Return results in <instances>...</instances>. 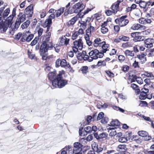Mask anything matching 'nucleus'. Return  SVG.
<instances>
[{
    "label": "nucleus",
    "mask_w": 154,
    "mask_h": 154,
    "mask_svg": "<svg viewBox=\"0 0 154 154\" xmlns=\"http://www.w3.org/2000/svg\"><path fill=\"white\" fill-rule=\"evenodd\" d=\"M105 13L107 16H110L112 15L113 12H112V11H111L109 10H106Z\"/></svg>",
    "instance_id": "0e129e2a"
},
{
    "label": "nucleus",
    "mask_w": 154,
    "mask_h": 154,
    "mask_svg": "<svg viewBox=\"0 0 154 154\" xmlns=\"http://www.w3.org/2000/svg\"><path fill=\"white\" fill-rule=\"evenodd\" d=\"M143 89H142V91L140 92V95H139V98L140 100H145L146 98L150 99V98H147V94L144 93V91L143 90Z\"/></svg>",
    "instance_id": "aec40b11"
},
{
    "label": "nucleus",
    "mask_w": 154,
    "mask_h": 154,
    "mask_svg": "<svg viewBox=\"0 0 154 154\" xmlns=\"http://www.w3.org/2000/svg\"><path fill=\"white\" fill-rule=\"evenodd\" d=\"M33 5L31 4L28 6L25 10V14L28 15L27 17L29 18L32 17L33 14Z\"/></svg>",
    "instance_id": "423d86ee"
},
{
    "label": "nucleus",
    "mask_w": 154,
    "mask_h": 154,
    "mask_svg": "<svg viewBox=\"0 0 154 154\" xmlns=\"http://www.w3.org/2000/svg\"><path fill=\"white\" fill-rule=\"evenodd\" d=\"M101 43L102 44V46L101 49H103V48H104V49H107L109 47V45L108 44H106L105 42H101Z\"/></svg>",
    "instance_id": "3c124183"
},
{
    "label": "nucleus",
    "mask_w": 154,
    "mask_h": 154,
    "mask_svg": "<svg viewBox=\"0 0 154 154\" xmlns=\"http://www.w3.org/2000/svg\"><path fill=\"white\" fill-rule=\"evenodd\" d=\"M85 5H83L82 2H78L72 6L70 7L68 9H66L62 17H66L69 14L74 13H79L85 8Z\"/></svg>",
    "instance_id": "f257e3e1"
},
{
    "label": "nucleus",
    "mask_w": 154,
    "mask_h": 154,
    "mask_svg": "<svg viewBox=\"0 0 154 154\" xmlns=\"http://www.w3.org/2000/svg\"><path fill=\"white\" fill-rule=\"evenodd\" d=\"M36 30L38 31V36L39 37L41 36L43 32V29L40 27L39 26H37L36 27Z\"/></svg>",
    "instance_id": "f704fd0d"
},
{
    "label": "nucleus",
    "mask_w": 154,
    "mask_h": 154,
    "mask_svg": "<svg viewBox=\"0 0 154 154\" xmlns=\"http://www.w3.org/2000/svg\"><path fill=\"white\" fill-rule=\"evenodd\" d=\"M84 131L87 133H90L92 132L91 127L88 126L84 129Z\"/></svg>",
    "instance_id": "09e8293b"
},
{
    "label": "nucleus",
    "mask_w": 154,
    "mask_h": 154,
    "mask_svg": "<svg viewBox=\"0 0 154 154\" xmlns=\"http://www.w3.org/2000/svg\"><path fill=\"white\" fill-rule=\"evenodd\" d=\"M74 46L72 47V50L74 52L76 53L78 49L81 50L83 48V43L82 39H79L73 42Z\"/></svg>",
    "instance_id": "20e7f679"
},
{
    "label": "nucleus",
    "mask_w": 154,
    "mask_h": 154,
    "mask_svg": "<svg viewBox=\"0 0 154 154\" xmlns=\"http://www.w3.org/2000/svg\"><path fill=\"white\" fill-rule=\"evenodd\" d=\"M60 63H61V59H57L56 61V66L57 67H58L60 66Z\"/></svg>",
    "instance_id": "e2e57ef3"
},
{
    "label": "nucleus",
    "mask_w": 154,
    "mask_h": 154,
    "mask_svg": "<svg viewBox=\"0 0 154 154\" xmlns=\"http://www.w3.org/2000/svg\"><path fill=\"white\" fill-rule=\"evenodd\" d=\"M127 149L128 148L126 145L125 144H120L118 145L116 148V150L119 152H121L123 154H125Z\"/></svg>",
    "instance_id": "9b49d317"
},
{
    "label": "nucleus",
    "mask_w": 154,
    "mask_h": 154,
    "mask_svg": "<svg viewBox=\"0 0 154 154\" xmlns=\"http://www.w3.org/2000/svg\"><path fill=\"white\" fill-rule=\"evenodd\" d=\"M110 125H108L113 127L115 126H119L120 125V123L118 120H112L110 123Z\"/></svg>",
    "instance_id": "412c9836"
},
{
    "label": "nucleus",
    "mask_w": 154,
    "mask_h": 154,
    "mask_svg": "<svg viewBox=\"0 0 154 154\" xmlns=\"http://www.w3.org/2000/svg\"><path fill=\"white\" fill-rule=\"evenodd\" d=\"M51 25H48L47 23H43V26L44 27H47V29L46 31V32H49V29L50 28V27Z\"/></svg>",
    "instance_id": "de8ad7c7"
},
{
    "label": "nucleus",
    "mask_w": 154,
    "mask_h": 154,
    "mask_svg": "<svg viewBox=\"0 0 154 154\" xmlns=\"http://www.w3.org/2000/svg\"><path fill=\"white\" fill-rule=\"evenodd\" d=\"M18 16L19 17V18L17 19L19 21L21 22V23L23 22L26 20V16L25 14L22 15V13L21 12L19 13Z\"/></svg>",
    "instance_id": "b1692460"
},
{
    "label": "nucleus",
    "mask_w": 154,
    "mask_h": 154,
    "mask_svg": "<svg viewBox=\"0 0 154 154\" xmlns=\"http://www.w3.org/2000/svg\"><path fill=\"white\" fill-rule=\"evenodd\" d=\"M40 55L42 57V59L43 60H46L47 59L48 53H40Z\"/></svg>",
    "instance_id": "c9c22d12"
},
{
    "label": "nucleus",
    "mask_w": 154,
    "mask_h": 154,
    "mask_svg": "<svg viewBox=\"0 0 154 154\" xmlns=\"http://www.w3.org/2000/svg\"><path fill=\"white\" fill-rule=\"evenodd\" d=\"M99 53V51L97 49H95L89 52L88 54L89 56L91 57L93 60H96L98 59V56Z\"/></svg>",
    "instance_id": "9d476101"
},
{
    "label": "nucleus",
    "mask_w": 154,
    "mask_h": 154,
    "mask_svg": "<svg viewBox=\"0 0 154 154\" xmlns=\"http://www.w3.org/2000/svg\"><path fill=\"white\" fill-rule=\"evenodd\" d=\"M112 108L114 110H116L117 111H119L121 112L122 113H124V112L125 111V110L123 109L116 106H112Z\"/></svg>",
    "instance_id": "e433bc0d"
},
{
    "label": "nucleus",
    "mask_w": 154,
    "mask_h": 154,
    "mask_svg": "<svg viewBox=\"0 0 154 154\" xmlns=\"http://www.w3.org/2000/svg\"><path fill=\"white\" fill-rule=\"evenodd\" d=\"M109 120V119L106 117H103L102 120H101V122L103 124H105L107 123Z\"/></svg>",
    "instance_id": "79ce46f5"
},
{
    "label": "nucleus",
    "mask_w": 154,
    "mask_h": 154,
    "mask_svg": "<svg viewBox=\"0 0 154 154\" xmlns=\"http://www.w3.org/2000/svg\"><path fill=\"white\" fill-rule=\"evenodd\" d=\"M21 23V22L19 21L17 19L15 23V28L17 29L19 27Z\"/></svg>",
    "instance_id": "680f3d73"
},
{
    "label": "nucleus",
    "mask_w": 154,
    "mask_h": 154,
    "mask_svg": "<svg viewBox=\"0 0 154 154\" xmlns=\"http://www.w3.org/2000/svg\"><path fill=\"white\" fill-rule=\"evenodd\" d=\"M65 7H61L58 10H56L55 16L56 17H58L61 16L65 11Z\"/></svg>",
    "instance_id": "a211bd4d"
},
{
    "label": "nucleus",
    "mask_w": 154,
    "mask_h": 154,
    "mask_svg": "<svg viewBox=\"0 0 154 154\" xmlns=\"http://www.w3.org/2000/svg\"><path fill=\"white\" fill-rule=\"evenodd\" d=\"M83 59L85 61L88 60V62H91L93 61L92 58L90 56H88V55H85V56H83Z\"/></svg>",
    "instance_id": "473e14b6"
},
{
    "label": "nucleus",
    "mask_w": 154,
    "mask_h": 154,
    "mask_svg": "<svg viewBox=\"0 0 154 154\" xmlns=\"http://www.w3.org/2000/svg\"><path fill=\"white\" fill-rule=\"evenodd\" d=\"M137 133L139 136L145 137L144 140H149L151 139V137L149 135L148 133L146 131H139Z\"/></svg>",
    "instance_id": "6e6552de"
},
{
    "label": "nucleus",
    "mask_w": 154,
    "mask_h": 154,
    "mask_svg": "<svg viewBox=\"0 0 154 154\" xmlns=\"http://www.w3.org/2000/svg\"><path fill=\"white\" fill-rule=\"evenodd\" d=\"M56 72L55 71L50 72L48 74V79L52 82V83L56 78Z\"/></svg>",
    "instance_id": "4468645a"
},
{
    "label": "nucleus",
    "mask_w": 154,
    "mask_h": 154,
    "mask_svg": "<svg viewBox=\"0 0 154 154\" xmlns=\"http://www.w3.org/2000/svg\"><path fill=\"white\" fill-rule=\"evenodd\" d=\"M119 3L116 2L113 4L111 6V9L113 13L115 14L118 11V9L119 8Z\"/></svg>",
    "instance_id": "f3484780"
},
{
    "label": "nucleus",
    "mask_w": 154,
    "mask_h": 154,
    "mask_svg": "<svg viewBox=\"0 0 154 154\" xmlns=\"http://www.w3.org/2000/svg\"><path fill=\"white\" fill-rule=\"evenodd\" d=\"M104 113L103 112H100L97 117V121L100 120L101 119H102L103 117Z\"/></svg>",
    "instance_id": "37998d69"
},
{
    "label": "nucleus",
    "mask_w": 154,
    "mask_h": 154,
    "mask_svg": "<svg viewBox=\"0 0 154 154\" xmlns=\"http://www.w3.org/2000/svg\"><path fill=\"white\" fill-rule=\"evenodd\" d=\"M144 75L148 77L151 78V79H154V76L152 72H145Z\"/></svg>",
    "instance_id": "72a5a7b5"
},
{
    "label": "nucleus",
    "mask_w": 154,
    "mask_h": 154,
    "mask_svg": "<svg viewBox=\"0 0 154 154\" xmlns=\"http://www.w3.org/2000/svg\"><path fill=\"white\" fill-rule=\"evenodd\" d=\"M138 39H133V40H131L130 42H127L125 43H123L122 46L123 48L129 47H132L133 44V42H140L143 41V39L141 40H138Z\"/></svg>",
    "instance_id": "f8f14e48"
},
{
    "label": "nucleus",
    "mask_w": 154,
    "mask_h": 154,
    "mask_svg": "<svg viewBox=\"0 0 154 154\" xmlns=\"http://www.w3.org/2000/svg\"><path fill=\"white\" fill-rule=\"evenodd\" d=\"M55 14H51L48 17V18L45 20L44 23H47L48 25H51L52 24V20L54 19L55 18Z\"/></svg>",
    "instance_id": "2eb2a0df"
},
{
    "label": "nucleus",
    "mask_w": 154,
    "mask_h": 154,
    "mask_svg": "<svg viewBox=\"0 0 154 154\" xmlns=\"http://www.w3.org/2000/svg\"><path fill=\"white\" fill-rule=\"evenodd\" d=\"M100 39H95L94 45V47H97L101 43Z\"/></svg>",
    "instance_id": "4c0bfd02"
},
{
    "label": "nucleus",
    "mask_w": 154,
    "mask_h": 154,
    "mask_svg": "<svg viewBox=\"0 0 154 154\" xmlns=\"http://www.w3.org/2000/svg\"><path fill=\"white\" fill-rule=\"evenodd\" d=\"M116 134V131L115 130H114L110 132L109 133V135L110 136L113 137L115 136Z\"/></svg>",
    "instance_id": "69168bd1"
},
{
    "label": "nucleus",
    "mask_w": 154,
    "mask_h": 154,
    "mask_svg": "<svg viewBox=\"0 0 154 154\" xmlns=\"http://www.w3.org/2000/svg\"><path fill=\"white\" fill-rule=\"evenodd\" d=\"M30 21L29 20H27L26 21L23 23L21 25V27L23 29L26 28L29 26L30 23Z\"/></svg>",
    "instance_id": "7c9ffc66"
},
{
    "label": "nucleus",
    "mask_w": 154,
    "mask_h": 154,
    "mask_svg": "<svg viewBox=\"0 0 154 154\" xmlns=\"http://www.w3.org/2000/svg\"><path fill=\"white\" fill-rule=\"evenodd\" d=\"M139 34L138 32H134L131 33L130 35L134 38H141V37L139 36Z\"/></svg>",
    "instance_id": "c85d7f7f"
},
{
    "label": "nucleus",
    "mask_w": 154,
    "mask_h": 154,
    "mask_svg": "<svg viewBox=\"0 0 154 154\" xmlns=\"http://www.w3.org/2000/svg\"><path fill=\"white\" fill-rule=\"evenodd\" d=\"M82 145L78 142H75L74 143V149L71 154H82Z\"/></svg>",
    "instance_id": "39448f33"
},
{
    "label": "nucleus",
    "mask_w": 154,
    "mask_h": 154,
    "mask_svg": "<svg viewBox=\"0 0 154 154\" xmlns=\"http://www.w3.org/2000/svg\"><path fill=\"white\" fill-rule=\"evenodd\" d=\"M69 39H60V45L61 46L64 45H67L69 43Z\"/></svg>",
    "instance_id": "a878e982"
},
{
    "label": "nucleus",
    "mask_w": 154,
    "mask_h": 154,
    "mask_svg": "<svg viewBox=\"0 0 154 154\" xmlns=\"http://www.w3.org/2000/svg\"><path fill=\"white\" fill-rule=\"evenodd\" d=\"M98 145L96 144H93L92 145V147L93 150L95 151L98 148Z\"/></svg>",
    "instance_id": "774afa93"
},
{
    "label": "nucleus",
    "mask_w": 154,
    "mask_h": 154,
    "mask_svg": "<svg viewBox=\"0 0 154 154\" xmlns=\"http://www.w3.org/2000/svg\"><path fill=\"white\" fill-rule=\"evenodd\" d=\"M71 146L70 145H68V146H66L64 148V149H66L67 151H69L70 152L69 153V154H71L72 151V149H71Z\"/></svg>",
    "instance_id": "864d4df0"
},
{
    "label": "nucleus",
    "mask_w": 154,
    "mask_h": 154,
    "mask_svg": "<svg viewBox=\"0 0 154 154\" xmlns=\"http://www.w3.org/2000/svg\"><path fill=\"white\" fill-rule=\"evenodd\" d=\"M77 19L75 17H73L66 23L67 25L70 26L73 25L76 21Z\"/></svg>",
    "instance_id": "393cba45"
},
{
    "label": "nucleus",
    "mask_w": 154,
    "mask_h": 154,
    "mask_svg": "<svg viewBox=\"0 0 154 154\" xmlns=\"http://www.w3.org/2000/svg\"><path fill=\"white\" fill-rule=\"evenodd\" d=\"M53 43L52 41H44L41 45L40 53H48V50H51L53 48Z\"/></svg>",
    "instance_id": "7ed1b4c3"
},
{
    "label": "nucleus",
    "mask_w": 154,
    "mask_h": 154,
    "mask_svg": "<svg viewBox=\"0 0 154 154\" xmlns=\"http://www.w3.org/2000/svg\"><path fill=\"white\" fill-rule=\"evenodd\" d=\"M147 103L145 101H140V104L141 106H147Z\"/></svg>",
    "instance_id": "052dcab7"
},
{
    "label": "nucleus",
    "mask_w": 154,
    "mask_h": 154,
    "mask_svg": "<svg viewBox=\"0 0 154 154\" xmlns=\"http://www.w3.org/2000/svg\"><path fill=\"white\" fill-rule=\"evenodd\" d=\"M14 17V16L11 15L8 17H7V18H6L7 20L5 23H7V24H8L9 26H11L12 24V21Z\"/></svg>",
    "instance_id": "4be33fe9"
},
{
    "label": "nucleus",
    "mask_w": 154,
    "mask_h": 154,
    "mask_svg": "<svg viewBox=\"0 0 154 154\" xmlns=\"http://www.w3.org/2000/svg\"><path fill=\"white\" fill-rule=\"evenodd\" d=\"M62 73L60 72L57 76L56 78L52 82V85L54 88H61L64 87L68 83V81L64 79L62 77Z\"/></svg>",
    "instance_id": "f03ea898"
},
{
    "label": "nucleus",
    "mask_w": 154,
    "mask_h": 154,
    "mask_svg": "<svg viewBox=\"0 0 154 154\" xmlns=\"http://www.w3.org/2000/svg\"><path fill=\"white\" fill-rule=\"evenodd\" d=\"M108 135V134L106 133H102L99 134V140L100 139H103L107 137Z\"/></svg>",
    "instance_id": "c03bdc74"
},
{
    "label": "nucleus",
    "mask_w": 154,
    "mask_h": 154,
    "mask_svg": "<svg viewBox=\"0 0 154 154\" xmlns=\"http://www.w3.org/2000/svg\"><path fill=\"white\" fill-rule=\"evenodd\" d=\"M61 63H62V67H65L66 65V62L65 59H61Z\"/></svg>",
    "instance_id": "bf43d9fd"
},
{
    "label": "nucleus",
    "mask_w": 154,
    "mask_h": 154,
    "mask_svg": "<svg viewBox=\"0 0 154 154\" xmlns=\"http://www.w3.org/2000/svg\"><path fill=\"white\" fill-rule=\"evenodd\" d=\"M140 24H134L131 27V29L134 30H138L140 28Z\"/></svg>",
    "instance_id": "58836bf2"
},
{
    "label": "nucleus",
    "mask_w": 154,
    "mask_h": 154,
    "mask_svg": "<svg viewBox=\"0 0 154 154\" xmlns=\"http://www.w3.org/2000/svg\"><path fill=\"white\" fill-rule=\"evenodd\" d=\"M33 34H31L30 32L28 31L23 33L21 38H33Z\"/></svg>",
    "instance_id": "dca6fc26"
},
{
    "label": "nucleus",
    "mask_w": 154,
    "mask_h": 154,
    "mask_svg": "<svg viewBox=\"0 0 154 154\" xmlns=\"http://www.w3.org/2000/svg\"><path fill=\"white\" fill-rule=\"evenodd\" d=\"M101 29V32L103 34L106 33L108 31V29L105 27L102 26Z\"/></svg>",
    "instance_id": "5fc2aeb1"
},
{
    "label": "nucleus",
    "mask_w": 154,
    "mask_h": 154,
    "mask_svg": "<svg viewBox=\"0 0 154 154\" xmlns=\"http://www.w3.org/2000/svg\"><path fill=\"white\" fill-rule=\"evenodd\" d=\"M10 12V8H8L6 9L4 12L2 17H3L4 20H5L7 17L8 16Z\"/></svg>",
    "instance_id": "cd10ccee"
},
{
    "label": "nucleus",
    "mask_w": 154,
    "mask_h": 154,
    "mask_svg": "<svg viewBox=\"0 0 154 154\" xmlns=\"http://www.w3.org/2000/svg\"><path fill=\"white\" fill-rule=\"evenodd\" d=\"M127 16L125 15L122 16L120 18H117L115 20V22L116 23H118L119 25H121V23L125 20V18L127 17Z\"/></svg>",
    "instance_id": "5701e85b"
},
{
    "label": "nucleus",
    "mask_w": 154,
    "mask_h": 154,
    "mask_svg": "<svg viewBox=\"0 0 154 154\" xmlns=\"http://www.w3.org/2000/svg\"><path fill=\"white\" fill-rule=\"evenodd\" d=\"M146 55V53H142L141 54H138L137 56V57L138 59L145 58L144 57Z\"/></svg>",
    "instance_id": "4d7b16f0"
},
{
    "label": "nucleus",
    "mask_w": 154,
    "mask_h": 154,
    "mask_svg": "<svg viewBox=\"0 0 154 154\" xmlns=\"http://www.w3.org/2000/svg\"><path fill=\"white\" fill-rule=\"evenodd\" d=\"M144 82L146 83V85H149L151 84H153V83L151 82L150 79H146L144 80Z\"/></svg>",
    "instance_id": "6e6d98bb"
},
{
    "label": "nucleus",
    "mask_w": 154,
    "mask_h": 154,
    "mask_svg": "<svg viewBox=\"0 0 154 154\" xmlns=\"http://www.w3.org/2000/svg\"><path fill=\"white\" fill-rule=\"evenodd\" d=\"M146 2L144 1H142L140 2L139 4V5L140 7L141 8H143V10L145 11H147V9H146Z\"/></svg>",
    "instance_id": "bb28decb"
},
{
    "label": "nucleus",
    "mask_w": 154,
    "mask_h": 154,
    "mask_svg": "<svg viewBox=\"0 0 154 154\" xmlns=\"http://www.w3.org/2000/svg\"><path fill=\"white\" fill-rule=\"evenodd\" d=\"M54 47V49L55 50V51L57 53H58L60 49V46L59 45H53V47Z\"/></svg>",
    "instance_id": "8fccbe9b"
},
{
    "label": "nucleus",
    "mask_w": 154,
    "mask_h": 154,
    "mask_svg": "<svg viewBox=\"0 0 154 154\" xmlns=\"http://www.w3.org/2000/svg\"><path fill=\"white\" fill-rule=\"evenodd\" d=\"M91 20V18L89 17H88L87 18V19L85 21H79V23L80 24V27L83 29H86L87 26V23L88 22H89L90 20Z\"/></svg>",
    "instance_id": "ddd939ff"
},
{
    "label": "nucleus",
    "mask_w": 154,
    "mask_h": 154,
    "mask_svg": "<svg viewBox=\"0 0 154 154\" xmlns=\"http://www.w3.org/2000/svg\"><path fill=\"white\" fill-rule=\"evenodd\" d=\"M154 39H146L144 40L145 46L147 48H151L152 47L153 44L152 41Z\"/></svg>",
    "instance_id": "6ab92c4d"
},
{
    "label": "nucleus",
    "mask_w": 154,
    "mask_h": 154,
    "mask_svg": "<svg viewBox=\"0 0 154 154\" xmlns=\"http://www.w3.org/2000/svg\"><path fill=\"white\" fill-rule=\"evenodd\" d=\"M94 31V27L91 26V23H90L88 26V29L86 30V35L85 36V38H89L90 35H91V32Z\"/></svg>",
    "instance_id": "0eeeda50"
},
{
    "label": "nucleus",
    "mask_w": 154,
    "mask_h": 154,
    "mask_svg": "<svg viewBox=\"0 0 154 154\" xmlns=\"http://www.w3.org/2000/svg\"><path fill=\"white\" fill-rule=\"evenodd\" d=\"M28 54L29 57L30 59H33L35 57V54L31 52L29 50H28Z\"/></svg>",
    "instance_id": "a18cd8bd"
},
{
    "label": "nucleus",
    "mask_w": 154,
    "mask_h": 154,
    "mask_svg": "<svg viewBox=\"0 0 154 154\" xmlns=\"http://www.w3.org/2000/svg\"><path fill=\"white\" fill-rule=\"evenodd\" d=\"M94 8L93 7L92 8H88L87 9L84 11L83 13H80L79 17L81 18H83V16L85 15V14L88 13L89 12L91 11Z\"/></svg>",
    "instance_id": "c756f323"
},
{
    "label": "nucleus",
    "mask_w": 154,
    "mask_h": 154,
    "mask_svg": "<svg viewBox=\"0 0 154 154\" xmlns=\"http://www.w3.org/2000/svg\"><path fill=\"white\" fill-rule=\"evenodd\" d=\"M146 51H149L150 52L149 53V55L150 56H154V48L153 49H148L146 50Z\"/></svg>",
    "instance_id": "603ef678"
},
{
    "label": "nucleus",
    "mask_w": 154,
    "mask_h": 154,
    "mask_svg": "<svg viewBox=\"0 0 154 154\" xmlns=\"http://www.w3.org/2000/svg\"><path fill=\"white\" fill-rule=\"evenodd\" d=\"M88 67L87 66H83L81 68V70L83 74H86L87 72Z\"/></svg>",
    "instance_id": "a19ab883"
},
{
    "label": "nucleus",
    "mask_w": 154,
    "mask_h": 154,
    "mask_svg": "<svg viewBox=\"0 0 154 154\" xmlns=\"http://www.w3.org/2000/svg\"><path fill=\"white\" fill-rule=\"evenodd\" d=\"M119 140L121 143H125L128 140V138L121 137L119 138Z\"/></svg>",
    "instance_id": "49530a36"
},
{
    "label": "nucleus",
    "mask_w": 154,
    "mask_h": 154,
    "mask_svg": "<svg viewBox=\"0 0 154 154\" xmlns=\"http://www.w3.org/2000/svg\"><path fill=\"white\" fill-rule=\"evenodd\" d=\"M129 20L127 19H125L124 21L122 22L121 25H119L121 27H123L126 25L128 23Z\"/></svg>",
    "instance_id": "ea45409f"
},
{
    "label": "nucleus",
    "mask_w": 154,
    "mask_h": 154,
    "mask_svg": "<svg viewBox=\"0 0 154 154\" xmlns=\"http://www.w3.org/2000/svg\"><path fill=\"white\" fill-rule=\"evenodd\" d=\"M133 66L134 67V68H135L137 67H139L138 65V62L135 60L133 64Z\"/></svg>",
    "instance_id": "338daca9"
},
{
    "label": "nucleus",
    "mask_w": 154,
    "mask_h": 154,
    "mask_svg": "<svg viewBox=\"0 0 154 154\" xmlns=\"http://www.w3.org/2000/svg\"><path fill=\"white\" fill-rule=\"evenodd\" d=\"M125 54L126 55L128 56L133 57L134 55V53L133 51L128 50H126L125 51Z\"/></svg>",
    "instance_id": "2f4dec72"
},
{
    "label": "nucleus",
    "mask_w": 154,
    "mask_h": 154,
    "mask_svg": "<svg viewBox=\"0 0 154 154\" xmlns=\"http://www.w3.org/2000/svg\"><path fill=\"white\" fill-rule=\"evenodd\" d=\"M118 58L120 62H122L125 60V57L122 55H120L119 56Z\"/></svg>",
    "instance_id": "13d9d810"
},
{
    "label": "nucleus",
    "mask_w": 154,
    "mask_h": 154,
    "mask_svg": "<svg viewBox=\"0 0 154 154\" xmlns=\"http://www.w3.org/2000/svg\"><path fill=\"white\" fill-rule=\"evenodd\" d=\"M9 26L3 20H0V32L3 33L6 32Z\"/></svg>",
    "instance_id": "1a4fd4ad"
}]
</instances>
